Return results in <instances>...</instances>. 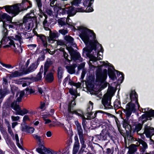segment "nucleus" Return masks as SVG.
<instances>
[{
    "instance_id": "nucleus-45",
    "label": "nucleus",
    "mask_w": 154,
    "mask_h": 154,
    "mask_svg": "<svg viewBox=\"0 0 154 154\" xmlns=\"http://www.w3.org/2000/svg\"><path fill=\"white\" fill-rule=\"evenodd\" d=\"M92 4V3H90L89 6H87V7L85 10V12L89 13L93 12L94 11L93 8L91 6Z\"/></svg>"
},
{
    "instance_id": "nucleus-37",
    "label": "nucleus",
    "mask_w": 154,
    "mask_h": 154,
    "mask_svg": "<svg viewBox=\"0 0 154 154\" xmlns=\"http://www.w3.org/2000/svg\"><path fill=\"white\" fill-rule=\"evenodd\" d=\"M16 45H17V48L16 47L15 48H12L14 49V52L16 54L20 53V52H22L23 49L20 45L19 46L18 43Z\"/></svg>"
},
{
    "instance_id": "nucleus-33",
    "label": "nucleus",
    "mask_w": 154,
    "mask_h": 154,
    "mask_svg": "<svg viewBox=\"0 0 154 154\" xmlns=\"http://www.w3.org/2000/svg\"><path fill=\"white\" fill-rule=\"evenodd\" d=\"M8 25L7 23H4L3 27V30L2 31V33L3 36H7L8 35V30L7 28Z\"/></svg>"
},
{
    "instance_id": "nucleus-58",
    "label": "nucleus",
    "mask_w": 154,
    "mask_h": 154,
    "mask_svg": "<svg viewBox=\"0 0 154 154\" xmlns=\"http://www.w3.org/2000/svg\"><path fill=\"white\" fill-rule=\"evenodd\" d=\"M63 51V56L64 58L66 60V61L69 63L70 62V60L69 59L68 57L69 56L68 54L66 53V52L64 50V49H63L62 51Z\"/></svg>"
},
{
    "instance_id": "nucleus-44",
    "label": "nucleus",
    "mask_w": 154,
    "mask_h": 154,
    "mask_svg": "<svg viewBox=\"0 0 154 154\" xmlns=\"http://www.w3.org/2000/svg\"><path fill=\"white\" fill-rule=\"evenodd\" d=\"M45 58V53L44 52H43V54L41 55V56H39L38 58L36 61L37 65H38L40 61H42L44 60Z\"/></svg>"
},
{
    "instance_id": "nucleus-12",
    "label": "nucleus",
    "mask_w": 154,
    "mask_h": 154,
    "mask_svg": "<svg viewBox=\"0 0 154 154\" xmlns=\"http://www.w3.org/2000/svg\"><path fill=\"white\" fill-rule=\"evenodd\" d=\"M13 17L0 10V22L2 21L3 22V26L4 23H7L6 22L9 23V22H11Z\"/></svg>"
},
{
    "instance_id": "nucleus-29",
    "label": "nucleus",
    "mask_w": 154,
    "mask_h": 154,
    "mask_svg": "<svg viewBox=\"0 0 154 154\" xmlns=\"http://www.w3.org/2000/svg\"><path fill=\"white\" fill-rule=\"evenodd\" d=\"M22 33L23 34L24 37L25 39H29V40H30L35 35V34L33 33V31H32V33H28L26 32H23V33Z\"/></svg>"
},
{
    "instance_id": "nucleus-50",
    "label": "nucleus",
    "mask_w": 154,
    "mask_h": 154,
    "mask_svg": "<svg viewBox=\"0 0 154 154\" xmlns=\"http://www.w3.org/2000/svg\"><path fill=\"white\" fill-rule=\"evenodd\" d=\"M70 145H67L65 148L63 150L62 154H67L69 152V149L70 148Z\"/></svg>"
},
{
    "instance_id": "nucleus-16",
    "label": "nucleus",
    "mask_w": 154,
    "mask_h": 154,
    "mask_svg": "<svg viewBox=\"0 0 154 154\" xmlns=\"http://www.w3.org/2000/svg\"><path fill=\"white\" fill-rule=\"evenodd\" d=\"M53 64V62L50 58H48L46 60L44 64V72L45 75L46 72H47L50 67Z\"/></svg>"
},
{
    "instance_id": "nucleus-18",
    "label": "nucleus",
    "mask_w": 154,
    "mask_h": 154,
    "mask_svg": "<svg viewBox=\"0 0 154 154\" xmlns=\"http://www.w3.org/2000/svg\"><path fill=\"white\" fill-rule=\"evenodd\" d=\"M21 130L23 132L32 134L35 131V128L29 125H26L22 127Z\"/></svg>"
},
{
    "instance_id": "nucleus-9",
    "label": "nucleus",
    "mask_w": 154,
    "mask_h": 154,
    "mask_svg": "<svg viewBox=\"0 0 154 154\" xmlns=\"http://www.w3.org/2000/svg\"><path fill=\"white\" fill-rule=\"evenodd\" d=\"M22 23H20L19 22H13L12 21L11 22H9V23H11L12 24L13 26H15L14 28H18L20 29V31L24 30L25 31H28V30H31L32 29L31 28L28 29V24L26 22L25 23L23 22V18L22 20Z\"/></svg>"
},
{
    "instance_id": "nucleus-34",
    "label": "nucleus",
    "mask_w": 154,
    "mask_h": 154,
    "mask_svg": "<svg viewBox=\"0 0 154 154\" xmlns=\"http://www.w3.org/2000/svg\"><path fill=\"white\" fill-rule=\"evenodd\" d=\"M73 113H74L76 115L78 116L81 117H84L83 112L82 110L80 109H77L73 111Z\"/></svg>"
},
{
    "instance_id": "nucleus-10",
    "label": "nucleus",
    "mask_w": 154,
    "mask_h": 154,
    "mask_svg": "<svg viewBox=\"0 0 154 154\" xmlns=\"http://www.w3.org/2000/svg\"><path fill=\"white\" fill-rule=\"evenodd\" d=\"M76 104L75 102V98L74 97L72 98V100L69 102L67 109L68 112L67 113L66 117L70 119V118H71L72 117L70 116V114H74L73 113V111L74 110V108Z\"/></svg>"
},
{
    "instance_id": "nucleus-47",
    "label": "nucleus",
    "mask_w": 154,
    "mask_h": 154,
    "mask_svg": "<svg viewBox=\"0 0 154 154\" xmlns=\"http://www.w3.org/2000/svg\"><path fill=\"white\" fill-rule=\"evenodd\" d=\"M25 90L26 91V94L27 95L31 94L35 92V89L32 88H29L28 87L26 88L25 89Z\"/></svg>"
},
{
    "instance_id": "nucleus-63",
    "label": "nucleus",
    "mask_w": 154,
    "mask_h": 154,
    "mask_svg": "<svg viewBox=\"0 0 154 154\" xmlns=\"http://www.w3.org/2000/svg\"><path fill=\"white\" fill-rule=\"evenodd\" d=\"M85 65V62L82 63L79 65L78 67V70L79 71L82 69H85L84 67Z\"/></svg>"
},
{
    "instance_id": "nucleus-56",
    "label": "nucleus",
    "mask_w": 154,
    "mask_h": 154,
    "mask_svg": "<svg viewBox=\"0 0 154 154\" xmlns=\"http://www.w3.org/2000/svg\"><path fill=\"white\" fill-rule=\"evenodd\" d=\"M86 120V118L85 117L82 118V124L84 130H85L87 128L86 124L87 122Z\"/></svg>"
},
{
    "instance_id": "nucleus-8",
    "label": "nucleus",
    "mask_w": 154,
    "mask_h": 154,
    "mask_svg": "<svg viewBox=\"0 0 154 154\" xmlns=\"http://www.w3.org/2000/svg\"><path fill=\"white\" fill-rule=\"evenodd\" d=\"M112 96L109 95H105L102 100V104L104 109H112L113 106L111 105V100Z\"/></svg>"
},
{
    "instance_id": "nucleus-20",
    "label": "nucleus",
    "mask_w": 154,
    "mask_h": 154,
    "mask_svg": "<svg viewBox=\"0 0 154 154\" xmlns=\"http://www.w3.org/2000/svg\"><path fill=\"white\" fill-rule=\"evenodd\" d=\"M112 68H108V74L109 78H110L113 81H114L117 79L115 72V71L113 70Z\"/></svg>"
},
{
    "instance_id": "nucleus-52",
    "label": "nucleus",
    "mask_w": 154,
    "mask_h": 154,
    "mask_svg": "<svg viewBox=\"0 0 154 154\" xmlns=\"http://www.w3.org/2000/svg\"><path fill=\"white\" fill-rule=\"evenodd\" d=\"M36 2L37 6L40 12H42V4L41 2V0H35Z\"/></svg>"
},
{
    "instance_id": "nucleus-13",
    "label": "nucleus",
    "mask_w": 154,
    "mask_h": 154,
    "mask_svg": "<svg viewBox=\"0 0 154 154\" xmlns=\"http://www.w3.org/2000/svg\"><path fill=\"white\" fill-rule=\"evenodd\" d=\"M20 8H22L21 11L27 10L32 7L31 2L28 0H23L21 3L19 4Z\"/></svg>"
},
{
    "instance_id": "nucleus-51",
    "label": "nucleus",
    "mask_w": 154,
    "mask_h": 154,
    "mask_svg": "<svg viewBox=\"0 0 154 154\" xmlns=\"http://www.w3.org/2000/svg\"><path fill=\"white\" fill-rule=\"evenodd\" d=\"M114 87L112 86L109 87L107 93L105 95H109L110 96H112L111 95L113 93Z\"/></svg>"
},
{
    "instance_id": "nucleus-15",
    "label": "nucleus",
    "mask_w": 154,
    "mask_h": 154,
    "mask_svg": "<svg viewBox=\"0 0 154 154\" xmlns=\"http://www.w3.org/2000/svg\"><path fill=\"white\" fill-rule=\"evenodd\" d=\"M37 64L36 61L35 63L30 65L27 69L24 70L23 72H24L25 74H26L33 71L38 67V65H37Z\"/></svg>"
},
{
    "instance_id": "nucleus-27",
    "label": "nucleus",
    "mask_w": 154,
    "mask_h": 154,
    "mask_svg": "<svg viewBox=\"0 0 154 154\" xmlns=\"http://www.w3.org/2000/svg\"><path fill=\"white\" fill-rule=\"evenodd\" d=\"M75 124L77 127V129L78 131V134L79 137L84 136L83 130L82 128L80 123H79L78 121H77Z\"/></svg>"
},
{
    "instance_id": "nucleus-36",
    "label": "nucleus",
    "mask_w": 154,
    "mask_h": 154,
    "mask_svg": "<svg viewBox=\"0 0 154 154\" xmlns=\"http://www.w3.org/2000/svg\"><path fill=\"white\" fill-rule=\"evenodd\" d=\"M30 113L29 112V111L26 109L24 108L22 110L20 109V110L17 112V115L23 116L24 115L27 113Z\"/></svg>"
},
{
    "instance_id": "nucleus-23",
    "label": "nucleus",
    "mask_w": 154,
    "mask_h": 154,
    "mask_svg": "<svg viewBox=\"0 0 154 154\" xmlns=\"http://www.w3.org/2000/svg\"><path fill=\"white\" fill-rule=\"evenodd\" d=\"M125 130L126 133H125L124 131L122 129V128L120 129H119L118 131L120 134L124 138H125L126 137H132L131 132L130 131V130H127L126 129Z\"/></svg>"
},
{
    "instance_id": "nucleus-28",
    "label": "nucleus",
    "mask_w": 154,
    "mask_h": 154,
    "mask_svg": "<svg viewBox=\"0 0 154 154\" xmlns=\"http://www.w3.org/2000/svg\"><path fill=\"white\" fill-rule=\"evenodd\" d=\"M13 10L12 17H14L18 15L20 11V8L17 5H15L12 7Z\"/></svg>"
},
{
    "instance_id": "nucleus-24",
    "label": "nucleus",
    "mask_w": 154,
    "mask_h": 154,
    "mask_svg": "<svg viewBox=\"0 0 154 154\" xmlns=\"http://www.w3.org/2000/svg\"><path fill=\"white\" fill-rule=\"evenodd\" d=\"M137 146L134 144H132L127 147L128 149V153L129 154H134L137 151Z\"/></svg>"
},
{
    "instance_id": "nucleus-3",
    "label": "nucleus",
    "mask_w": 154,
    "mask_h": 154,
    "mask_svg": "<svg viewBox=\"0 0 154 154\" xmlns=\"http://www.w3.org/2000/svg\"><path fill=\"white\" fill-rule=\"evenodd\" d=\"M84 43L87 46V47L83 49V52L84 53L86 52L87 53L86 54L88 57L90 58L92 57L94 58L93 61H96L97 60H100L102 59L100 57H98L97 58L90 54V53L93 50L96 51L97 49V44L99 45L100 46L101 48V52H103V49L101 45L99 44L97 40H90L88 43L86 42Z\"/></svg>"
},
{
    "instance_id": "nucleus-11",
    "label": "nucleus",
    "mask_w": 154,
    "mask_h": 154,
    "mask_svg": "<svg viewBox=\"0 0 154 154\" xmlns=\"http://www.w3.org/2000/svg\"><path fill=\"white\" fill-rule=\"evenodd\" d=\"M69 51L72 60H79L81 61H82V58L80 53L77 52L76 50L75 51L72 47L69 48Z\"/></svg>"
},
{
    "instance_id": "nucleus-14",
    "label": "nucleus",
    "mask_w": 154,
    "mask_h": 154,
    "mask_svg": "<svg viewBox=\"0 0 154 154\" xmlns=\"http://www.w3.org/2000/svg\"><path fill=\"white\" fill-rule=\"evenodd\" d=\"M107 136L110 137V134L108 131L103 129L100 134H97L96 137L100 140H107Z\"/></svg>"
},
{
    "instance_id": "nucleus-62",
    "label": "nucleus",
    "mask_w": 154,
    "mask_h": 154,
    "mask_svg": "<svg viewBox=\"0 0 154 154\" xmlns=\"http://www.w3.org/2000/svg\"><path fill=\"white\" fill-rule=\"evenodd\" d=\"M53 10V8L50 7L47 8L46 12L48 14L51 15L52 14Z\"/></svg>"
},
{
    "instance_id": "nucleus-30",
    "label": "nucleus",
    "mask_w": 154,
    "mask_h": 154,
    "mask_svg": "<svg viewBox=\"0 0 154 154\" xmlns=\"http://www.w3.org/2000/svg\"><path fill=\"white\" fill-rule=\"evenodd\" d=\"M42 73L39 72L36 77L32 78V79L35 82H40L42 80Z\"/></svg>"
},
{
    "instance_id": "nucleus-59",
    "label": "nucleus",
    "mask_w": 154,
    "mask_h": 154,
    "mask_svg": "<svg viewBox=\"0 0 154 154\" xmlns=\"http://www.w3.org/2000/svg\"><path fill=\"white\" fill-rule=\"evenodd\" d=\"M140 144L142 145V148H144V149H147L148 148L147 145L146 143L144 141L141 140L139 142Z\"/></svg>"
},
{
    "instance_id": "nucleus-31",
    "label": "nucleus",
    "mask_w": 154,
    "mask_h": 154,
    "mask_svg": "<svg viewBox=\"0 0 154 154\" xmlns=\"http://www.w3.org/2000/svg\"><path fill=\"white\" fill-rule=\"evenodd\" d=\"M113 69L115 71V72H116V74L118 77H119L118 80V81H121V82H122L123 81L124 79V75L122 72H119L118 70H116L115 69Z\"/></svg>"
},
{
    "instance_id": "nucleus-19",
    "label": "nucleus",
    "mask_w": 154,
    "mask_h": 154,
    "mask_svg": "<svg viewBox=\"0 0 154 154\" xmlns=\"http://www.w3.org/2000/svg\"><path fill=\"white\" fill-rule=\"evenodd\" d=\"M129 119L126 118L125 119H124L123 117V119H122L123 120L122 121V126L125 129H126L127 128L128 130H130L131 128L132 125L130 124V120Z\"/></svg>"
},
{
    "instance_id": "nucleus-4",
    "label": "nucleus",
    "mask_w": 154,
    "mask_h": 154,
    "mask_svg": "<svg viewBox=\"0 0 154 154\" xmlns=\"http://www.w3.org/2000/svg\"><path fill=\"white\" fill-rule=\"evenodd\" d=\"M80 32V37L84 43H88L90 40H94L96 38V34L93 31L85 27H80L79 29Z\"/></svg>"
},
{
    "instance_id": "nucleus-43",
    "label": "nucleus",
    "mask_w": 154,
    "mask_h": 154,
    "mask_svg": "<svg viewBox=\"0 0 154 154\" xmlns=\"http://www.w3.org/2000/svg\"><path fill=\"white\" fill-rule=\"evenodd\" d=\"M5 11L8 13L11 14L12 17L13 10L12 7L9 6H6L5 7Z\"/></svg>"
},
{
    "instance_id": "nucleus-54",
    "label": "nucleus",
    "mask_w": 154,
    "mask_h": 154,
    "mask_svg": "<svg viewBox=\"0 0 154 154\" xmlns=\"http://www.w3.org/2000/svg\"><path fill=\"white\" fill-rule=\"evenodd\" d=\"M108 63H107L103 61V65L106 68H107V67H108V68H112V69H114V66L112 65L110 63H108L107 61H106Z\"/></svg>"
},
{
    "instance_id": "nucleus-21",
    "label": "nucleus",
    "mask_w": 154,
    "mask_h": 154,
    "mask_svg": "<svg viewBox=\"0 0 154 154\" xmlns=\"http://www.w3.org/2000/svg\"><path fill=\"white\" fill-rule=\"evenodd\" d=\"M64 69L63 68L59 66L57 70V78L59 82H61L62 79L63 77V74Z\"/></svg>"
},
{
    "instance_id": "nucleus-22",
    "label": "nucleus",
    "mask_w": 154,
    "mask_h": 154,
    "mask_svg": "<svg viewBox=\"0 0 154 154\" xmlns=\"http://www.w3.org/2000/svg\"><path fill=\"white\" fill-rule=\"evenodd\" d=\"M59 35V33L58 34L56 31H55L54 32H52L51 31H50L49 36L48 37V41L49 42L54 41V39L55 38H56L58 37Z\"/></svg>"
},
{
    "instance_id": "nucleus-41",
    "label": "nucleus",
    "mask_w": 154,
    "mask_h": 154,
    "mask_svg": "<svg viewBox=\"0 0 154 154\" xmlns=\"http://www.w3.org/2000/svg\"><path fill=\"white\" fill-rule=\"evenodd\" d=\"M79 140L81 144V148H85L86 147V145L85 144L84 136L79 137Z\"/></svg>"
},
{
    "instance_id": "nucleus-5",
    "label": "nucleus",
    "mask_w": 154,
    "mask_h": 154,
    "mask_svg": "<svg viewBox=\"0 0 154 154\" xmlns=\"http://www.w3.org/2000/svg\"><path fill=\"white\" fill-rule=\"evenodd\" d=\"M33 135V137L38 141V147L36 149L38 152L41 154H52V149L49 148L47 149L45 146L44 141L42 140L40 136L35 134H34Z\"/></svg>"
},
{
    "instance_id": "nucleus-57",
    "label": "nucleus",
    "mask_w": 154,
    "mask_h": 154,
    "mask_svg": "<svg viewBox=\"0 0 154 154\" xmlns=\"http://www.w3.org/2000/svg\"><path fill=\"white\" fill-rule=\"evenodd\" d=\"M37 36L42 41V42H44L46 40V37L44 35L37 34Z\"/></svg>"
},
{
    "instance_id": "nucleus-7",
    "label": "nucleus",
    "mask_w": 154,
    "mask_h": 154,
    "mask_svg": "<svg viewBox=\"0 0 154 154\" xmlns=\"http://www.w3.org/2000/svg\"><path fill=\"white\" fill-rule=\"evenodd\" d=\"M143 133L147 138H149L151 144H154V140L152 139V136L154 135V128L146 125L144 127Z\"/></svg>"
},
{
    "instance_id": "nucleus-60",
    "label": "nucleus",
    "mask_w": 154,
    "mask_h": 154,
    "mask_svg": "<svg viewBox=\"0 0 154 154\" xmlns=\"http://www.w3.org/2000/svg\"><path fill=\"white\" fill-rule=\"evenodd\" d=\"M89 104L88 105V107L87 108L88 111H91L93 109V103L91 101L89 102Z\"/></svg>"
},
{
    "instance_id": "nucleus-46",
    "label": "nucleus",
    "mask_w": 154,
    "mask_h": 154,
    "mask_svg": "<svg viewBox=\"0 0 154 154\" xmlns=\"http://www.w3.org/2000/svg\"><path fill=\"white\" fill-rule=\"evenodd\" d=\"M119 106H121V102L116 99L114 103V107L115 109H118L119 108Z\"/></svg>"
},
{
    "instance_id": "nucleus-17",
    "label": "nucleus",
    "mask_w": 154,
    "mask_h": 154,
    "mask_svg": "<svg viewBox=\"0 0 154 154\" xmlns=\"http://www.w3.org/2000/svg\"><path fill=\"white\" fill-rule=\"evenodd\" d=\"M46 72L45 75L44 74V72L43 75L46 81L49 83H51L54 80V73L51 72Z\"/></svg>"
},
{
    "instance_id": "nucleus-38",
    "label": "nucleus",
    "mask_w": 154,
    "mask_h": 154,
    "mask_svg": "<svg viewBox=\"0 0 154 154\" xmlns=\"http://www.w3.org/2000/svg\"><path fill=\"white\" fill-rule=\"evenodd\" d=\"M12 39L18 41L20 45H21L22 43H23V41L22 40L23 39L22 38V37L21 35V34H20V35H16L15 36V37H12Z\"/></svg>"
},
{
    "instance_id": "nucleus-49",
    "label": "nucleus",
    "mask_w": 154,
    "mask_h": 154,
    "mask_svg": "<svg viewBox=\"0 0 154 154\" xmlns=\"http://www.w3.org/2000/svg\"><path fill=\"white\" fill-rule=\"evenodd\" d=\"M94 0H83V5L85 7L89 6L90 3H92V2H94Z\"/></svg>"
},
{
    "instance_id": "nucleus-32",
    "label": "nucleus",
    "mask_w": 154,
    "mask_h": 154,
    "mask_svg": "<svg viewBox=\"0 0 154 154\" xmlns=\"http://www.w3.org/2000/svg\"><path fill=\"white\" fill-rule=\"evenodd\" d=\"M22 72H20L18 71H15L14 72H12L10 75V77L11 78H15L20 77L22 76L24 74Z\"/></svg>"
},
{
    "instance_id": "nucleus-53",
    "label": "nucleus",
    "mask_w": 154,
    "mask_h": 154,
    "mask_svg": "<svg viewBox=\"0 0 154 154\" xmlns=\"http://www.w3.org/2000/svg\"><path fill=\"white\" fill-rule=\"evenodd\" d=\"M51 2L50 3V7H51L54 10V11H55L56 9H57V7L55 6L54 5V4L55 3L56 0H49Z\"/></svg>"
},
{
    "instance_id": "nucleus-35",
    "label": "nucleus",
    "mask_w": 154,
    "mask_h": 154,
    "mask_svg": "<svg viewBox=\"0 0 154 154\" xmlns=\"http://www.w3.org/2000/svg\"><path fill=\"white\" fill-rule=\"evenodd\" d=\"M6 143L8 145L9 144L11 147H12V149H15L16 148V147L13 142L11 140V139L8 137L6 138Z\"/></svg>"
},
{
    "instance_id": "nucleus-26",
    "label": "nucleus",
    "mask_w": 154,
    "mask_h": 154,
    "mask_svg": "<svg viewBox=\"0 0 154 154\" xmlns=\"http://www.w3.org/2000/svg\"><path fill=\"white\" fill-rule=\"evenodd\" d=\"M67 14L69 17L73 16L76 14L74 7L70 6L67 7Z\"/></svg>"
},
{
    "instance_id": "nucleus-6",
    "label": "nucleus",
    "mask_w": 154,
    "mask_h": 154,
    "mask_svg": "<svg viewBox=\"0 0 154 154\" xmlns=\"http://www.w3.org/2000/svg\"><path fill=\"white\" fill-rule=\"evenodd\" d=\"M34 10H32L30 13L27 14L23 17V22L24 23L26 22L28 24V29L31 28L32 29L34 26V23L36 21V18L34 17Z\"/></svg>"
},
{
    "instance_id": "nucleus-61",
    "label": "nucleus",
    "mask_w": 154,
    "mask_h": 154,
    "mask_svg": "<svg viewBox=\"0 0 154 154\" xmlns=\"http://www.w3.org/2000/svg\"><path fill=\"white\" fill-rule=\"evenodd\" d=\"M59 34L60 33L63 35H65L68 33V31L67 29H60L59 30Z\"/></svg>"
},
{
    "instance_id": "nucleus-64",
    "label": "nucleus",
    "mask_w": 154,
    "mask_h": 154,
    "mask_svg": "<svg viewBox=\"0 0 154 154\" xmlns=\"http://www.w3.org/2000/svg\"><path fill=\"white\" fill-rule=\"evenodd\" d=\"M1 64L4 67L6 68L10 69L13 68V67L10 64H6L3 63H1Z\"/></svg>"
},
{
    "instance_id": "nucleus-39",
    "label": "nucleus",
    "mask_w": 154,
    "mask_h": 154,
    "mask_svg": "<svg viewBox=\"0 0 154 154\" xmlns=\"http://www.w3.org/2000/svg\"><path fill=\"white\" fill-rule=\"evenodd\" d=\"M66 68L67 69L68 72L70 74H73L75 72V69L73 68V66H66Z\"/></svg>"
},
{
    "instance_id": "nucleus-42",
    "label": "nucleus",
    "mask_w": 154,
    "mask_h": 154,
    "mask_svg": "<svg viewBox=\"0 0 154 154\" xmlns=\"http://www.w3.org/2000/svg\"><path fill=\"white\" fill-rule=\"evenodd\" d=\"M65 40L67 42L71 44H72L74 41L73 38L70 36H66L65 37Z\"/></svg>"
},
{
    "instance_id": "nucleus-1",
    "label": "nucleus",
    "mask_w": 154,
    "mask_h": 154,
    "mask_svg": "<svg viewBox=\"0 0 154 154\" xmlns=\"http://www.w3.org/2000/svg\"><path fill=\"white\" fill-rule=\"evenodd\" d=\"M130 98L131 101L129 102L126 106V109H124L122 107L120 108L125 113L126 118H129L132 112L134 113L136 112V109L135 108V104L132 102L135 100V103L137 104L139 109L140 107V104L138 103V95L135 91L132 90L130 94Z\"/></svg>"
},
{
    "instance_id": "nucleus-25",
    "label": "nucleus",
    "mask_w": 154,
    "mask_h": 154,
    "mask_svg": "<svg viewBox=\"0 0 154 154\" xmlns=\"http://www.w3.org/2000/svg\"><path fill=\"white\" fill-rule=\"evenodd\" d=\"M107 74V69H104L103 70V72H101L97 75V78H99L100 79L102 80L104 78H106Z\"/></svg>"
},
{
    "instance_id": "nucleus-40",
    "label": "nucleus",
    "mask_w": 154,
    "mask_h": 154,
    "mask_svg": "<svg viewBox=\"0 0 154 154\" xmlns=\"http://www.w3.org/2000/svg\"><path fill=\"white\" fill-rule=\"evenodd\" d=\"M67 7L63 8L61 7H58L57 11H60V13L63 15L67 14Z\"/></svg>"
},
{
    "instance_id": "nucleus-55",
    "label": "nucleus",
    "mask_w": 154,
    "mask_h": 154,
    "mask_svg": "<svg viewBox=\"0 0 154 154\" xmlns=\"http://www.w3.org/2000/svg\"><path fill=\"white\" fill-rule=\"evenodd\" d=\"M114 152V148L112 147L111 149L108 148L106 149L105 154H113Z\"/></svg>"
},
{
    "instance_id": "nucleus-48",
    "label": "nucleus",
    "mask_w": 154,
    "mask_h": 154,
    "mask_svg": "<svg viewBox=\"0 0 154 154\" xmlns=\"http://www.w3.org/2000/svg\"><path fill=\"white\" fill-rule=\"evenodd\" d=\"M57 23L60 27L64 26L67 24L65 21L63 20L62 19H58Z\"/></svg>"
},
{
    "instance_id": "nucleus-2",
    "label": "nucleus",
    "mask_w": 154,
    "mask_h": 154,
    "mask_svg": "<svg viewBox=\"0 0 154 154\" xmlns=\"http://www.w3.org/2000/svg\"><path fill=\"white\" fill-rule=\"evenodd\" d=\"M152 117L154 118V110L152 109L146 111L143 114L141 118L142 119V124L140 123H135L134 126H132L131 128L130 129L131 136L132 134L136 132L138 133L141 130L143 127V125L148 120H151L152 119Z\"/></svg>"
}]
</instances>
